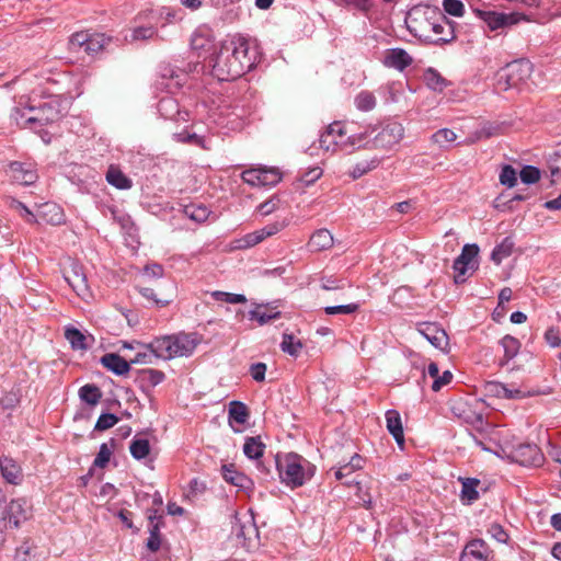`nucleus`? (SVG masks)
<instances>
[{"instance_id":"obj_34","label":"nucleus","mask_w":561,"mask_h":561,"mask_svg":"<svg viewBox=\"0 0 561 561\" xmlns=\"http://www.w3.org/2000/svg\"><path fill=\"white\" fill-rule=\"evenodd\" d=\"M265 450V444L260 436L247 437L243 445V453L250 459L259 460Z\"/></svg>"},{"instance_id":"obj_6","label":"nucleus","mask_w":561,"mask_h":561,"mask_svg":"<svg viewBox=\"0 0 561 561\" xmlns=\"http://www.w3.org/2000/svg\"><path fill=\"white\" fill-rule=\"evenodd\" d=\"M474 443L483 450L492 453L504 459V453L508 449L514 436L510 430L485 424L482 428L477 430V434L472 435Z\"/></svg>"},{"instance_id":"obj_38","label":"nucleus","mask_w":561,"mask_h":561,"mask_svg":"<svg viewBox=\"0 0 561 561\" xmlns=\"http://www.w3.org/2000/svg\"><path fill=\"white\" fill-rule=\"evenodd\" d=\"M130 455L137 459H145L150 454V444L147 438L135 436L129 445Z\"/></svg>"},{"instance_id":"obj_45","label":"nucleus","mask_w":561,"mask_h":561,"mask_svg":"<svg viewBox=\"0 0 561 561\" xmlns=\"http://www.w3.org/2000/svg\"><path fill=\"white\" fill-rule=\"evenodd\" d=\"M184 213L190 219L196 222H204L210 214L208 208L204 205H188L184 208Z\"/></svg>"},{"instance_id":"obj_2","label":"nucleus","mask_w":561,"mask_h":561,"mask_svg":"<svg viewBox=\"0 0 561 561\" xmlns=\"http://www.w3.org/2000/svg\"><path fill=\"white\" fill-rule=\"evenodd\" d=\"M405 23L414 36L434 44H447L456 38L455 22L428 8L414 7Z\"/></svg>"},{"instance_id":"obj_5","label":"nucleus","mask_w":561,"mask_h":561,"mask_svg":"<svg viewBox=\"0 0 561 561\" xmlns=\"http://www.w3.org/2000/svg\"><path fill=\"white\" fill-rule=\"evenodd\" d=\"M195 334L179 333L158 337L150 343V347L162 359L190 356L197 346Z\"/></svg>"},{"instance_id":"obj_42","label":"nucleus","mask_w":561,"mask_h":561,"mask_svg":"<svg viewBox=\"0 0 561 561\" xmlns=\"http://www.w3.org/2000/svg\"><path fill=\"white\" fill-rule=\"evenodd\" d=\"M173 138L178 142L190 144V145L201 147L203 149H208V147L205 145L204 137H202L195 133H190L187 130H183L181 133L173 134Z\"/></svg>"},{"instance_id":"obj_59","label":"nucleus","mask_w":561,"mask_h":561,"mask_svg":"<svg viewBox=\"0 0 561 561\" xmlns=\"http://www.w3.org/2000/svg\"><path fill=\"white\" fill-rule=\"evenodd\" d=\"M484 390L489 396L504 399L507 391V386L499 381H489L485 383Z\"/></svg>"},{"instance_id":"obj_3","label":"nucleus","mask_w":561,"mask_h":561,"mask_svg":"<svg viewBox=\"0 0 561 561\" xmlns=\"http://www.w3.org/2000/svg\"><path fill=\"white\" fill-rule=\"evenodd\" d=\"M60 117L59 104L54 101H46L39 105L15 106L11 112V119L21 128H28L39 131L44 126L58 121Z\"/></svg>"},{"instance_id":"obj_33","label":"nucleus","mask_w":561,"mask_h":561,"mask_svg":"<svg viewBox=\"0 0 561 561\" xmlns=\"http://www.w3.org/2000/svg\"><path fill=\"white\" fill-rule=\"evenodd\" d=\"M459 481L462 484L461 489V500L467 501L468 503H472L479 499L478 486L480 485V480L476 478H459Z\"/></svg>"},{"instance_id":"obj_58","label":"nucleus","mask_w":561,"mask_h":561,"mask_svg":"<svg viewBox=\"0 0 561 561\" xmlns=\"http://www.w3.org/2000/svg\"><path fill=\"white\" fill-rule=\"evenodd\" d=\"M112 456V448L106 443L100 446V450L93 461L94 467L104 468L108 463Z\"/></svg>"},{"instance_id":"obj_35","label":"nucleus","mask_w":561,"mask_h":561,"mask_svg":"<svg viewBox=\"0 0 561 561\" xmlns=\"http://www.w3.org/2000/svg\"><path fill=\"white\" fill-rule=\"evenodd\" d=\"M423 79L431 90L437 92H442L448 84L447 80L434 68L426 69Z\"/></svg>"},{"instance_id":"obj_10","label":"nucleus","mask_w":561,"mask_h":561,"mask_svg":"<svg viewBox=\"0 0 561 561\" xmlns=\"http://www.w3.org/2000/svg\"><path fill=\"white\" fill-rule=\"evenodd\" d=\"M479 247L474 243L466 244L461 254L454 261L453 268L455 271L454 280L456 284H462L478 268L477 256Z\"/></svg>"},{"instance_id":"obj_56","label":"nucleus","mask_w":561,"mask_h":561,"mask_svg":"<svg viewBox=\"0 0 561 561\" xmlns=\"http://www.w3.org/2000/svg\"><path fill=\"white\" fill-rule=\"evenodd\" d=\"M118 422V417L113 413H103L99 416L94 430L95 431H106L113 427Z\"/></svg>"},{"instance_id":"obj_19","label":"nucleus","mask_w":561,"mask_h":561,"mask_svg":"<svg viewBox=\"0 0 561 561\" xmlns=\"http://www.w3.org/2000/svg\"><path fill=\"white\" fill-rule=\"evenodd\" d=\"M412 57L402 48H392L386 51L383 65L388 68L404 70L412 64Z\"/></svg>"},{"instance_id":"obj_41","label":"nucleus","mask_w":561,"mask_h":561,"mask_svg":"<svg viewBox=\"0 0 561 561\" xmlns=\"http://www.w3.org/2000/svg\"><path fill=\"white\" fill-rule=\"evenodd\" d=\"M354 103L357 110L368 112L375 108L377 101L373 92L362 91L355 96Z\"/></svg>"},{"instance_id":"obj_27","label":"nucleus","mask_w":561,"mask_h":561,"mask_svg":"<svg viewBox=\"0 0 561 561\" xmlns=\"http://www.w3.org/2000/svg\"><path fill=\"white\" fill-rule=\"evenodd\" d=\"M506 70L512 77V81L515 82L517 88L529 78L531 72V65L526 60H515L508 65H506Z\"/></svg>"},{"instance_id":"obj_13","label":"nucleus","mask_w":561,"mask_h":561,"mask_svg":"<svg viewBox=\"0 0 561 561\" xmlns=\"http://www.w3.org/2000/svg\"><path fill=\"white\" fill-rule=\"evenodd\" d=\"M474 12L492 31L516 24L520 20L525 19V15L518 13L505 14L479 9L474 10Z\"/></svg>"},{"instance_id":"obj_29","label":"nucleus","mask_w":561,"mask_h":561,"mask_svg":"<svg viewBox=\"0 0 561 561\" xmlns=\"http://www.w3.org/2000/svg\"><path fill=\"white\" fill-rule=\"evenodd\" d=\"M280 311L267 305H259L255 309L249 311V318L257 321L260 325H264L272 320L278 319Z\"/></svg>"},{"instance_id":"obj_21","label":"nucleus","mask_w":561,"mask_h":561,"mask_svg":"<svg viewBox=\"0 0 561 561\" xmlns=\"http://www.w3.org/2000/svg\"><path fill=\"white\" fill-rule=\"evenodd\" d=\"M9 171L13 181L22 185H31L37 180L35 170L18 161L10 163Z\"/></svg>"},{"instance_id":"obj_9","label":"nucleus","mask_w":561,"mask_h":561,"mask_svg":"<svg viewBox=\"0 0 561 561\" xmlns=\"http://www.w3.org/2000/svg\"><path fill=\"white\" fill-rule=\"evenodd\" d=\"M504 453V459L517 462L524 467H539L543 463L545 457L540 448L535 444H518L512 442Z\"/></svg>"},{"instance_id":"obj_31","label":"nucleus","mask_w":561,"mask_h":561,"mask_svg":"<svg viewBox=\"0 0 561 561\" xmlns=\"http://www.w3.org/2000/svg\"><path fill=\"white\" fill-rule=\"evenodd\" d=\"M364 458L355 454L351 457L350 461L341 465L334 472L336 480H343L348 478L353 472L363 469Z\"/></svg>"},{"instance_id":"obj_14","label":"nucleus","mask_w":561,"mask_h":561,"mask_svg":"<svg viewBox=\"0 0 561 561\" xmlns=\"http://www.w3.org/2000/svg\"><path fill=\"white\" fill-rule=\"evenodd\" d=\"M138 293L149 301H152L159 307H164L172 301L175 294V286L173 282L167 279L163 282V288L157 293L153 288L137 286Z\"/></svg>"},{"instance_id":"obj_43","label":"nucleus","mask_w":561,"mask_h":561,"mask_svg":"<svg viewBox=\"0 0 561 561\" xmlns=\"http://www.w3.org/2000/svg\"><path fill=\"white\" fill-rule=\"evenodd\" d=\"M280 348L283 352L291 356H298L299 352L302 348V343L299 340H297L293 334L284 333L283 341L280 343Z\"/></svg>"},{"instance_id":"obj_23","label":"nucleus","mask_w":561,"mask_h":561,"mask_svg":"<svg viewBox=\"0 0 561 561\" xmlns=\"http://www.w3.org/2000/svg\"><path fill=\"white\" fill-rule=\"evenodd\" d=\"M488 548L483 540L470 541L463 549L460 561H486Z\"/></svg>"},{"instance_id":"obj_50","label":"nucleus","mask_w":561,"mask_h":561,"mask_svg":"<svg viewBox=\"0 0 561 561\" xmlns=\"http://www.w3.org/2000/svg\"><path fill=\"white\" fill-rule=\"evenodd\" d=\"M260 231H253L234 241L236 249H248L262 242Z\"/></svg>"},{"instance_id":"obj_52","label":"nucleus","mask_w":561,"mask_h":561,"mask_svg":"<svg viewBox=\"0 0 561 561\" xmlns=\"http://www.w3.org/2000/svg\"><path fill=\"white\" fill-rule=\"evenodd\" d=\"M211 296L217 301H224L228 304H244L247 301V298L244 295L241 294H232V293H226V291H213Z\"/></svg>"},{"instance_id":"obj_8","label":"nucleus","mask_w":561,"mask_h":561,"mask_svg":"<svg viewBox=\"0 0 561 561\" xmlns=\"http://www.w3.org/2000/svg\"><path fill=\"white\" fill-rule=\"evenodd\" d=\"M112 38L103 33H90L88 31L77 32L69 39V49L73 53H84L94 57L102 53Z\"/></svg>"},{"instance_id":"obj_61","label":"nucleus","mask_w":561,"mask_h":561,"mask_svg":"<svg viewBox=\"0 0 561 561\" xmlns=\"http://www.w3.org/2000/svg\"><path fill=\"white\" fill-rule=\"evenodd\" d=\"M14 208L16 211H19L20 216L24 218V220L28 224H35L37 222V213L34 214L23 203L15 202Z\"/></svg>"},{"instance_id":"obj_28","label":"nucleus","mask_w":561,"mask_h":561,"mask_svg":"<svg viewBox=\"0 0 561 561\" xmlns=\"http://www.w3.org/2000/svg\"><path fill=\"white\" fill-rule=\"evenodd\" d=\"M0 470L2 477L11 484H19L22 480V472L20 466L15 460L9 457L0 459Z\"/></svg>"},{"instance_id":"obj_36","label":"nucleus","mask_w":561,"mask_h":561,"mask_svg":"<svg viewBox=\"0 0 561 561\" xmlns=\"http://www.w3.org/2000/svg\"><path fill=\"white\" fill-rule=\"evenodd\" d=\"M106 181L118 190L131 187V181L117 168L111 165L106 172Z\"/></svg>"},{"instance_id":"obj_60","label":"nucleus","mask_w":561,"mask_h":561,"mask_svg":"<svg viewBox=\"0 0 561 561\" xmlns=\"http://www.w3.org/2000/svg\"><path fill=\"white\" fill-rule=\"evenodd\" d=\"M488 533L490 536L495 539L497 542L505 543L508 540V535L505 529L500 524H491Z\"/></svg>"},{"instance_id":"obj_18","label":"nucleus","mask_w":561,"mask_h":561,"mask_svg":"<svg viewBox=\"0 0 561 561\" xmlns=\"http://www.w3.org/2000/svg\"><path fill=\"white\" fill-rule=\"evenodd\" d=\"M58 226L65 222V214L61 207L55 203H44L37 208V222Z\"/></svg>"},{"instance_id":"obj_64","label":"nucleus","mask_w":561,"mask_h":561,"mask_svg":"<svg viewBox=\"0 0 561 561\" xmlns=\"http://www.w3.org/2000/svg\"><path fill=\"white\" fill-rule=\"evenodd\" d=\"M345 284L342 279L333 278L332 276H323L321 278V287L324 290H336L344 288Z\"/></svg>"},{"instance_id":"obj_24","label":"nucleus","mask_w":561,"mask_h":561,"mask_svg":"<svg viewBox=\"0 0 561 561\" xmlns=\"http://www.w3.org/2000/svg\"><path fill=\"white\" fill-rule=\"evenodd\" d=\"M334 239L332 233L325 229L321 228L314 231L308 242V247L313 252H320L329 250L333 247Z\"/></svg>"},{"instance_id":"obj_47","label":"nucleus","mask_w":561,"mask_h":561,"mask_svg":"<svg viewBox=\"0 0 561 561\" xmlns=\"http://www.w3.org/2000/svg\"><path fill=\"white\" fill-rule=\"evenodd\" d=\"M517 88L514 81H512V77L510 76L506 68H502L497 71L495 77V89L497 92H504L510 89Z\"/></svg>"},{"instance_id":"obj_53","label":"nucleus","mask_w":561,"mask_h":561,"mask_svg":"<svg viewBox=\"0 0 561 561\" xmlns=\"http://www.w3.org/2000/svg\"><path fill=\"white\" fill-rule=\"evenodd\" d=\"M358 304H347V305H339V306H329L324 308V312L329 316L334 314H351L358 310Z\"/></svg>"},{"instance_id":"obj_46","label":"nucleus","mask_w":561,"mask_h":561,"mask_svg":"<svg viewBox=\"0 0 561 561\" xmlns=\"http://www.w3.org/2000/svg\"><path fill=\"white\" fill-rule=\"evenodd\" d=\"M322 175V170L319 167H313L305 171L297 179V188H302L312 185Z\"/></svg>"},{"instance_id":"obj_57","label":"nucleus","mask_w":561,"mask_h":561,"mask_svg":"<svg viewBox=\"0 0 561 561\" xmlns=\"http://www.w3.org/2000/svg\"><path fill=\"white\" fill-rule=\"evenodd\" d=\"M500 183L513 187L517 183L516 171L512 165H504L500 174Z\"/></svg>"},{"instance_id":"obj_32","label":"nucleus","mask_w":561,"mask_h":561,"mask_svg":"<svg viewBox=\"0 0 561 561\" xmlns=\"http://www.w3.org/2000/svg\"><path fill=\"white\" fill-rule=\"evenodd\" d=\"M229 424L233 427V423L243 425L249 419L248 407L240 401H232L229 404Z\"/></svg>"},{"instance_id":"obj_30","label":"nucleus","mask_w":561,"mask_h":561,"mask_svg":"<svg viewBox=\"0 0 561 561\" xmlns=\"http://www.w3.org/2000/svg\"><path fill=\"white\" fill-rule=\"evenodd\" d=\"M500 344L504 351V356L500 360V365L504 366L514 357H516L520 348V342L512 335H505L501 339Z\"/></svg>"},{"instance_id":"obj_62","label":"nucleus","mask_w":561,"mask_h":561,"mask_svg":"<svg viewBox=\"0 0 561 561\" xmlns=\"http://www.w3.org/2000/svg\"><path fill=\"white\" fill-rule=\"evenodd\" d=\"M286 224L284 221H275L272 222L264 228L260 229V234L262 237V240H264L267 237L274 236L277 232H279L282 229H284Z\"/></svg>"},{"instance_id":"obj_25","label":"nucleus","mask_w":561,"mask_h":561,"mask_svg":"<svg viewBox=\"0 0 561 561\" xmlns=\"http://www.w3.org/2000/svg\"><path fill=\"white\" fill-rule=\"evenodd\" d=\"M222 478L228 483L239 488L240 490H249L252 486V481L245 474L234 469L232 465H224L221 468Z\"/></svg>"},{"instance_id":"obj_39","label":"nucleus","mask_w":561,"mask_h":561,"mask_svg":"<svg viewBox=\"0 0 561 561\" xmlns=\"http://www.w3.org/2000/svg\"><path fill=\"white\" fill-rule=\"evenodd\" d=\"M65 337L73 350H87V336L77 328L68 327L65 330Z\"/></svg>"},{"instance_id":"obj_11","label":"nucleus","mask_w":561,"mask_h":561,"mask_svg":"<svg viewBox=\"0 0 561 561\" xmlns=\"http://www.w3.org/2000/svg\"><path fill=\"white\" fill-rule=\"evenodd\" d=\"M404 136V128L398 122H387L371 140V148L390 149L398 145Z\"/></svg>"},{"instance_id":"obj_26","label":"nucleus","mask_w":561,"mask_h":561,"mask_svg":"<svg viewBox=\"0 0 561 561\" xmlns=\"http://www.w3.org/2000/svg\"><path fill=\"white\" fill-rule=\"evenodd\" d=\"M386 423L388 432L393 436L397 444L403 446L404 433L399 412L396 410H388L386 412Z\"/></svg>"},{"instance_id":"obj_4","label":"nucleus","mask_w":561,"mask_h":561,"mask_svg":"<svg viewBox=\"0 0 561 561\" xmlns=\"http://www.w3.org/2000/svg\"><path fill=\"white\" fill-rule=\"evenodd\" d=\"M275 462L280 481L291 489L302 486L316 472L314 465L295 453L277 456Z\"/></svg>"},{"instance_id":"obj_54","label":"nucleus","mask_w":561,"mask_h":561,"mask_svg":"<svg viewBox=\"0 0 561 561\" xmlns=\"http://www.w3.org/2000/svg\"><path fill=\"white\" fill-rule=\"evenodd\" d=\"M520 180L525 184H534L539 181L540 179V171L538 168L534 165H525L520 173H519Z\"/></svg>"},{"instance_id":"obj_17","label":"nucleus","mask_w":561,"mask_h":561,"mask_svg":"<svg viewBox=\"0 0 561 561\" xmlns=\"http://www.w3.org/2000/svg\"><path fill=\"white\" fill-rule=\"evenodd\" d=\"M158 112L165 119L187 122L188 112L180 108L179 102L172 96L162 98L158 103Z\"/></svg>"},{"instance_id":"obj_20","label":"nucleus","mask_w":561,"mask_h":561,"mask_svg":"<svg viewBox=\"0 0 561 561\" xmlns=\"http://www.w3.org/2000/svg\"><path fill=\"white\" fill-rule=\"evenodd\" d=\"M100 363L117 376H124L130 370V363L116 353L104 354Z\"/></svg>"},{"instance_id":"obj_16","label":"nucleus","mask_w":561,"mask_h":561,"mask_svg":"<svg viewBox=\"0 0 561 561\" xmlns=\"http://www.w3.org/2000/svg\"><path fill=\"white\" fill-rule=\"evenodd\" d=\"M417 332L438 350L444 351L448 345L447 333L435 322L420 323Z\"/></svg>"},{"instance_id":"obj_22","label":"nucleus","mask_w":561,"mask_h":561,"mask_svg":"<svg viewBox=\"0 0 561 561\" xmlns=\"http://www.w3.org/2000/svg\"><path fill=\"white\" fill-rule=\"evenodd\" d=\"M164 378V373L158 369L145 368L136 371V382L142 390L158 386Z\"/></svg>"},{"instance_id":"obj_48","label":"nucleus","mask_w":561,"mask_h":561,"mask_svg":"<svg viewBox=\"0 0 561 561\" xmlns=\"http://www.w3.org/2000/svg\"><path fill=\"white\" fill-rule=\"evenodd\" d=\"M379 164V159L374 158L371 160L362 161L354 165L353 170L350 172V175L356 180L366 174L367 172L376 169Z\"/></svg>"},{"instance_id":"obj_7","label":"nucleus","mask_w":561,"mask_h":561,"mask_svg":"<svg viewBox=\"0 0 561 561\" xmlns=\"http://www.w3.org/2000/svg\"><path fill=\"white\" fill-rule=\"evenodd\" d=\"M351 131L348 127H345L340 122H334L330 124L324 133L321 134L319 144L322 149L325 151L335 150L336 147L342 149L346 148V146L351 147H362L367 146L368 142H365L367 139V131L364 133H353L345 138L346 134Z\"/></svg>"},{"instance_id":"obj_55","label":"nucleus","mask_w":561,"mask_h":561,"mask_svg":"<svg viewBox=\"0 0 561 561\" xmlns=\"http://www.w3.org/2000/svg\"><path fill=\"white\" fill-rule=\"evenodd\" d=\"M443 8L446 13L456 18L465 14V5L460 0H444Z\"/></svg>"},{"instance_id":"obj_40","label":"nucleus","mask_w":561,"mask_h":561,"mask_svg":"<svg viewBox=\"0 0 561 561\" xmlns=\"http://www.w3.org/2000/svg\"><path fill=\"white\" fill-rule=\"evenodd\" d=\"M79 397L85 403L95 405L99 403L102 397V392L95 385L87 383L80 388Z\"/></svg>"},{"instance_id":"obj_44","label":"nucleus","mask_w":561,"mask_h":561,"mask_svg":"<svg viewBox=\"0 0 561 561\" xmlns=\"http://www.w3.org/2000/svg\"><path fill=\"white\" fill-rule=\"evenodd\" d=\"M137 345H141L146 351L145 352H138L133 359H130L131 364H153L156 358H160L156 352L150 347L149 344H141L139 342L136 343Z\"/></svg>"},{"instance_id":"obj_63","label":"nucleus","mask_w":561,"mask_h":561,"mask_svg":"<svg viewBox=\"0 0 561 561\" xmlns=\"http://www.w3.org/2000/svg\"><path fill=\"white\" fill-rule=\"evenodd\" d=\"M33 546L28 541H24L15 549V561H27L31 558Z\"/></svg>"},{"instance_id":"obj_12","label":"nucleus","mask_w":561,"mask_h":561,"mask_svg":"<svg viewBox=\"0 0 561 561\" xmlns=\"http://www.w3.org/2000/svg\"><path fill=\"white\" fill-rule=\"evenodd\" d=\"M242 180L252 186H273L282 180V173L277 168L259 167L245 170Z\"/></svg>"},{"instance_id":"obj_15","label":"nucleus","mask_w":561,"mask_h":561,"mask_svg":"<svg viewBox=\"0 0 561 561\" xmlns=\"http://www.w3.org/2000/svg\"><path fill=\"white\" fill-rule=\"evenodd\" d=\"M64 277L78 296L85 297L89 295L87 276L82 266L71 263L69 267L64 270Z\"/></svg>"},{"instance_id":"obj_37","label":"nucleus","mask_w":561,"mask_h":561,"mask_svg":"<svg viewBox=\"0 0 561 561\" xmlns=\"http://www.w3.org/2000/svg\"><path fill=\"white\" fill-rule=\"evenodd\" d=\"M513 240L510 237L504 238L502 242L493 249L491 260L497 265L501 264L504 259L513 253Z\"/></svg>"},{"instance_id":"obj_1","label":"nucleus","mask_w":561,"mask_h":561,"mask_svg":"<svg viewBox=\"0 0 561 561\" xmlns=\"http://www.w3.org/2000/svg\"><path fill=\"white\" fill-rule=\"evenodd\" d=\"M256 64V50L247 38L238 36L225 43L216 55L213 75L220 81L234 80L250 71Z\"/></svg>"},{"instance_id":"obj_49","label":"nucleus","mask_w":561,"mask_h":561,"mask_svg":"<svg viewBox=\"0 0 561 561\" xmlns=\"http://www.w3.org/2000/svg\"><path fill=\"white\" fill-rule=\"evenodd\" d=\"M157 28L152 25L136 26L130 34V41H147L157 35Z\"/></svg>"},{"instance_id":"obj_51","label":"nucleus","mask_w":561,"mask_h":561,"mask_svg":"<svg viewBox=\"0 0 561 561\" xmlns=\"http://www.w3.org/2000/svg\"><path fill=\"white\" fill-rule=\"evenodd\" d=\"M457 139V136L454 130L449 128H442L433 134L432 140L439 147H444L445 145L453 142Z\"/></svg>"}]
</instances>
